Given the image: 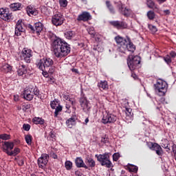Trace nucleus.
<instances>
[{
    "mask_svg": "<svg viewBox=\"0 0 176 176\" xmlns=\"http://www.w3.org/2000/svg\"><path fill=\"white\" fill-rule=\"evenodd\" d=\"M120 157V154L119 153H115L113 155V162H118Z\"/></svg>",
    "mask_w": 176,
    "mask_h": 176,
    "instance_id": "09e8293b",
    "label": "nucleus"
},
{
    "mask_svg": "<svg viewBox=\"0 0 176 176\" xmlns=\"http://www.w3.org/2000/svg\"><path fill=\"white\" fill-rule=\"evenodd\" d=\"M88 34L91 35V38H94L96 36V30H94V27H91L87 29Z\"/></svg>",
    "mask_w": 176,
    "mask_h": 176,
    "instance_id": "79ce46f5",
    "label": "nucleus"
},
{
    "mask_svg": "<svg viewBox=\"0 0 176 176\" xmlns=\"http://www.w3.org/2000/svg\"><path fill=\"white\" fill-rule=\"evenodd\" d=\"M109 24L117 30H124V28H127V23L124 21H109Z\"/></svg>",
    "mask_w": 176,
    "mask_h": 176,
    "instance_id": "2eb2a0df",
    "label": "nucleus"
},
{
    "mask_svg": "<svg viewBox=\"0 0 176 176\" xmlns=\"http://www.w3.org/2000/svg\"><path fill=\"white\" fill-rule=\"evenodd\" d=\"M156 91L160 93V96H165L166 91H167V82L162 80H158L156 84L154 85Z\"/></svg>",
    "mask_w": 176,
    "mask_h": 176,
    "instance_id": "6e6552de",
    "label": "nucleus"
},
{
    "mask_svg": "<svg viewBox=\"0 0 176 176\" xmlns=\"http://www.w3.org/2000/svg\"><path fill=\"white\" fill-rule=\"evenodd\" d=\"M0 71L3 74H8V72H10V71H12V66H10V65L9 64H4L0 68Z\"/></svg>",
    "mask_w": 176,
    "mask_h": 176,
    "instance_id": "cd10ccee",
    "label": "nucleus"
},
{
    "mask_svg": "<svg viewBox=\"0 0 176 176\" xmlns=\"http://www.w3.org/2000/svg\"><path fill=\"white\" fill-rule=\"evenodd\" d=\"M86 164L91 167V168L96 167V161L91 157H87L85 160Z\"/></svg>",
    "mask_w": 176,
    "mask_h": 176,
    "instance_id": "c85d7f7f",
    "label": "nucleus"
},
{
    "mask_svg": "<svg viewBox=\"0 0 176 176\" xmlns=\"http://www.w3.org/2000/svg\"><path fill=\"white\" fill-rule=\"evenodd\" d=\"M141 64V57L139 56L129 55L127 58V65L130 71H134L140 67Z\"/></svg>",
    "mask_w": 176,
    "mask_h": 176,
    "instance_id": "39448f33",
    "label": "nucleus"
},
{
    "mask_svg": "<svg viewBox=\"0 0 176 176\" xmlns=\"http://www.w3.org/2000/svg\"><path fill=\"white\" fill-rule=\"evenodd\" d=\"M91 14H90V12L84 11L80 14H79L77 17V21H89V20H91Z\"/></svg>",
    "mask_w": 176,
    "mask_h": 176,
    "instance_id": "f3484780",
    "label": "nucleus"
},
{
    "mask_svg": "<svg viewBox=\"0 0 176 176\" xmlns=\"http://www.w3.org/2000/svg\"><path fill=\"white\" fill-rule=\"evenodd\" d=\"M95 157H96L98 162L100 163L101 166H104L107 168H111V167H113L111 160H109V153H104V154L100 155L96 154Z\"/></svg>",
    "mask_w": 176,
    "mask_h": 176,
    "instance_id": "20e7f679",
    "label": "nucleus"
},
{
    "mask_svg": "<svg viewBox=\"0 0 176 176\" xmlns=\"http://www.w3.org/2000/svg\"><path fill=\"white\" fill-rule=\"evenodd\" d=\"M28 30L32 31V32H36L37 35H39L43 30V24L41 22L34 23V26L31 24L28 25Z\"/></svg>",
    "mask_w": 176,
    "mask_h": 176,
    "instance_id": "4468645a",
    "label": "nucleus"
},
{
    "mask_svg": "<svg viewBox=\"0 0 176 176\" xmlns=\"http://www.w3.org/2000/svg\"><path fill=\"white\" fill-rule=\"evenodd\" d=\"M32 122L33 123H34V124H45V120L42 118H39V117H34L32 119Z\"/></svg>",
    "mask_w": 176,
    "mask_h": 176,
    "instance_id": "7c9ffc66",
    "label": "nucleus"
},
{
    "mask_svg": "<svg viewBox=\"0 0 176 176\" xmlns=\"http://www.w3.org/2000/svg\"><path fill=\"white\" fill-rule=\"evenodd\" d=\"M148 28L153 32V34H155V32H157V28L156 26L153 25H148Z\"/></svg>",
    "mask_w": 176,
    "mask_h": 176,
    "instance_id": "de8ad7c7",
    "label": "nucleus"
},
{
    "mask_svg": "<svg viewBox=\"0 0 176 176\" xmlns=\"http://www.w3.org/2000/svg\"><path fill=\"white\" fill-rule=\"evenodd\" d=\"M43 72V76H45V78H47L48 74H47V72L45 71H42Z\"/></svg>",
    "mask_w": 176,
    "mask_h": 176,
    "instance_id": "338daca9",
    "label": "nucleus"
},
{
    "mask_svg": "<svg viewBox=\"0 0 176 176\" xmlns=\"http://www.w3.org/2000/svg\"><path fill=\"white\" fill-rule=\"evenodd\" d=\"M147 6L149 9H153L155 8V2L152 0H147Z\"/></svg>",
    "mask_w": 176,
    "mask_h": 176,
    "instance_id": "49530a36",
    "label": "nucleus"
},
{
    "mask_svg": "<svg viewBox=\"0 0 176 176\" xmlns=\"http://www.w3.org/2000/svg\"><path fill=\"white\" fill-rule=\"evenodd\" d=\"M0 140H3L6 141L8 140H10V135H8L6 133L1 134L0 135Z\"/></svg>",
    "mask_w": 176,
    "mask_h": 176,
    "instance_id": "c03bdc74",
    "label": "nucleus"
},
{
    "mask_svg": "<svg viewBox=\"0 0 176 176\" xmlns=\"http://www.w3.org/2000/svg\"><path fill=\"white\" fill-rule=\"evenodd\" d=\"M128 169L130 173H137V172L138 171V167L134 165H130L128 167Z\"/></svg>",
    "mask_w": 176,
    "mask_h": 176,
    "instance_id": "58836bf2",
    "label": "nucleus"
},
{
    "mask_svg": "<svg viewBox=\"0 0 176 176\" xmlns=\"http://www.w3.org/2000/svg\"><path fill=\"white\" fill-rule=\"evenodd\" d=\"M65 38H66V39H69V41H71V39H74V38H75V32L72 30L65 32Z\"/></svg>",
    "mask_w": 176,
    "mask_h": 176,
    "instance_id": "c756f323",
    "label": "nucleus"
},
{
    "mask_svg": "<svg viewBox=\"0 0 176 176\" xmlns=\"http://www.w3.org/2000/svg\"><path fill=\"white\" fill-rule=\"evenodd\" d=\"M5 153L8 156H17L20 153L21 150L19 148L15 147L13 151H9L8 149H4Z\"/></svg>",
    "mask_w": 176,
    "mask_h": 176,
    "instance_id": "5701e85b",
    "label": "nucleus"
},
{
    "mask_svg": "<svg viewBox=\"0 0 176 176\" xmlns=\"http://www.w3.org/2000/svg\"><path fill=\"white\" fill-rule=\"evenodd\" d=\"M30 108H31V104H24L23 106V111H27L28 109H30Z\"/></svg>",
    "mask_w": 176,
    "mask_h": 176,
    "instance_id": "864d4df0",
    "label": "nucleus"
},
{
    "mask_svg": "<svg viewBox=\"0 0 176 176\" xmlns=\"http://www.w3.org/2000/svg\"><path fill=\"white\" fill-rule=\"evenodd\" d=\"M115 41H116V43H118V45H120V46H123L125 43H127V38L125 39L120 36H116Z\"/></svg>",
    "mask_w": 176,
    "mask_h": 176,
    "instance_id": "a878e982",
    "label": "nucleus"
},
{
    "mask_svg": "<svg viewBox=\"0 0 176 176\" xmlns=\"http://www.w3.org/2000/svg\"><path fill=\"white\" fill-rule=\"evenodd\" d=\"M98 87L99 89H102V90H108V82L107 81H100L98 83Z\"/></svg>",
    "mask_w": 176,
    "mask_h": 176,
    "instance_id": "2f4dec72",
    "label": "nucleus"
},
{
    "mask_svg": "<svg viewBox=\"0 0 176 176\" xmlns=\"http://www.w3.org/2000/svg\"><path fill=\"white\" fill-rule=\"evenodd\" d=\"M79 102L84 112H89V111H90L89 100H87V98L86 97L82 96L81 98H80Z\"/></svg>",
    "mask_w": 176,
    "mask_h": 176,
    "instance_id": "dca6fc26",
    "label": "nucleus"
},
{
    "mask_svg": "<svg viewBox=\"0 0 176 176\" xmlns=\"http://www.w3.org/2000/svg\"><path fill=\"white\" fill-rule=\"evenodd\" d=\"M101 142H103V144H108L109 140H108V138H102Z\"/></svg>",
    "mask_w": 176,
    "mask_h": 176,
    "instance_id": "13d9d810",
    "label": "nucleus"
},
{
    "mask_svg": "<svg viewBox=\"0 0 176 176\" xmlns=\"http://www.w3.org/2000/svg\"><path fill=\"white\" fill-rule=\"evenodd\" d=\"M23 32H25V25L23 23V20L19 19L16 23L14 34L16 36H20Z\"/></svg>",
    "mask_w": 176,
    "mask_h": 176,
    "instance_id": "ddd939ff",
    "label": "nucleus"
},
{
    "mask_svg": "<svg viewBox=\"0 0 176 176\" xmlns=\"http://www.w3.org/2000/svg\"><path fill=\"white\" fill-rule=\"evenodd\" d=\"M64 16L61 14L60 12H56L52 18V23L56 27L58 25H63L64 24Z\"/></svg>",
    "mask_w": 176,
    "mask_h": 176,
    "instance_id": "f8f14e48",
    "label": "nucleus"
},
{
    "mask_svg": "<svg viewBox=\"0 0 176 176\" xmlns=\"http://www.w3.org/2000/svg\"><path fill=\"white\" fill-rule=\"evenodd\" d=\"M114 4L116 5L117 9L119 12V13H122V12L124 10V8H123V3H122L121 1H119L118 2L115 1Z\"/></svg>",
    "mask_w": 176,
    "mask_h": 176,
    "instance_id": "473e14b6",
    "label": "nucleus"
},
{
    "mask_svg": "<svg viewBox=\"0 0 176 176\" xmlns=\"http://www.w3.org/2000/svg\"><path fill=\"white\" fill-rule=\"evenodd\" d=\"M133 109L131 108H126L125 113L126 115V122L127 123H131L133 122Z\"/></svg>",
    "mask_w": 176,
    "mask_h": 176,
    "instance_id": "b1692460",
    "label": "nucleus"
},
{
    "mask_svg": "<svg viewBox=\"0 0 176 176\" xmlns=\"http://www.w3.org/2000/svg\"><path fill=\"white\" fill-rule=\"evenodd\" d=\"M63 111V106L58 104L56 108H55V112H54V118H57L58 116V113Z\"/></svg>",
    "mask_w": 176,
    "mask_h": 176,
    "instance_id": "e433bc0d",
    "label": "nucleus"
},
{
    "mask_svg": "<svg viewBox=\"0 0 176 176\" xmlns=\"http://www.w3.org/2000/svg\"><path fill=\"white\" fill-rule=\"evenodd\" d=\"M31 57H32V50L28 48H23L21 52V58H22L25 63L30 64V63H31Z\"/></svg>",
    "mask_w": 176,
    "mask_h": 176,
    "instance_id": "9b49d317",
    "label": "nucleus"
},
{
    "mask_svg": "<svg viewBox=\"0 0 176 176\" xmlns=\"http://www.w3.org/2000/svg\"><path fill=\"white\" fill-rule=\"evenodd\" d=\"M72 72H75V74H78L79 71L78 70V69H72Z\"/></svg>",
    "mask_w": 176,
    "mask_h": 176,
    "instance_id": "774afa93",
    "label": "nucleus"
},
{
    "mask_svg": "<svg viewBox=\"0 0 176 176\" xmlns=\"http://www.w3.org/2000/svg\"><path fill=\"white\" fill-rule=\"evenodd\" d=\"M169 56H170V57H171V58H175V57H176V52H174V51H171L169 53Z\"/></svg>",
    "mask_w": 176,
    "mask_h": 176,
    "instance_id": "4d7b16f0",
    "label": "nucleus"
},
{
    "mask_svg": "<svg viewBox=\"0 0 176 176\" xmlns=\"http://www.w3.org/2000/svg\"><path fill=\"white\" fill-rule=\"evenodd\" d=\"M118 120V116L106 111L103 114L102 123L103 124H112Z\"/></svg>",
    "mask_w": 176,
    "mask_h": 176,
    "instance_id": "0eeeda50",
    "label": "nucleus"
},
{
    "mask_svg": "<svg viewBox=\"0 0 176 176\" xmlns=\"http://www.w3.org/2000/svg\"><path fill=\"white\" fill-rule=\"evenodd\" d=\"M54 61L50 58H43L42 59H38L36 61V65L40 71H46L49 69L50 74H53L54 72V67H53Z\"/></svg>",
    "mask_w": 176,
    "mask_h": 176,
    "instance_id": "7ed1b4c3",
    "label": "nucleus"
},
{
    "mask_svg": "<svg viewBox=\"0 0 176 176\" xmlns=\"http://www.w3.org/2000/svg\"><path fill=\"white\" fill-rule=\"evenodd\" d=\"M131 76L132 78H133V79H135V80H136V79H138V76H137V74H134L133 72H132Z\"/></svg>",
    "mask_w": 176,
    "mask_h": 176,
    "instance_id": "680f3d73",
    "label": "nucleus"
},
{
    "mask_svg": "<svg viewBox=\"0 0 176 176\" xmlns=\"http://www.w3.org/2000/svg\"><path fill=\"white\" fill-rule=\"evenodd\" d=\"M4 145L5 146H6V148H3V152H5V149H8V151L9 149H10V151H12V149L14 148V144L13 142H5Z\"/></svg>",
    "mask_w": 176,
    "mask_h": 176,
    "instance_id": "72a5a7b5",
    "label": "nucleus"
},
{
    "mask_svg": "<svg viewBox=\"0 0 176 176\" xmlns=\"http://www.w3.org/2000/svg\"><path fill=\"white\" fill-rule=\"evenodd\" d=\"M50 105L52 109H56V107H57V101L56 100L51 101Z\"/></svg>",
    "mask_w": 176,
    "mask_h": 176,
    "instance_id": "3c124183",
    "label": "nucleus"
},
{
    "mask_svg": "<svg viewBox=\"0 0 176 176\" xmlns=\"http://www.w3.org/2000/svg\"><path fill=\"white\" fill-rule=\"evenodd\" d=\"M25 140L28 145H31L32 144V135L28 134L25 136Z\"/></svg>",
    "mask_w": 176,
    "mask_h": 176,
    "instance_id": "ea45409f",
    "label": "nucleus"
},
{
    "mask_svg": "<svg viewBox=\"0 0 176 176\" xmlns=\"http://www.w3.org/2000/svg\"><path fill=\"white\" fill-rule=\"evenodd\" d=\"M9 8L12 12H17V10L23 9V4L21 3H12L9 6Z\"/></svg>",
    "mask_w": 176,
    "mask_h": 176,
    "instance_id": "412c9836",
    "label": "nucleus"
},
{
    "mask_svg": "<svg viewBox=\"0 0 176 176\" xmlns=\"http://www.w3.org/2000/svg\"><path fill=\"white\" fill-rule=\"evenodd\" d=\"M173 152L175 155V157H176V144H173L172 146Z\"/></svg>",
    "mask_w": 176,
    "mask_h": 176,
    "instance_id": "052dcab7",
    "label": "nucleus"
},
{
    "mask_svg": "<svg viewBox=\"0 0 176 176\" xmlns=\"http://www.w3.org/2000/svg\"><path fill=\"white\" fill-rule=\"evenodd\" d=\"M156 14H155V12L153 10H150L147 12V17L149 20H153L155 17Z\"/></svg>",
    "mask_w": 176,
    "mask_h": 176,
    "instance_id": "a19ab883",
    "label": "nucleus"
},
{
    "mask_svg": "<svg viewBox=\"0 0 176 176\" xmlns=\"http://www.w3.org/2000/svg\"><path fill=\"white\" fill-rule=\"evenodd\" d=\"M50 155L52 157V159H58L57 155L56 153H54L53 151H51Z\"/></svg>",
    "mask_w": 176,
    "mask_h": 176,
    "instance_id": "bf43d9fd",
    "label": "nucleus"
},
{
    "mask_svg": "<svg viewBox=\"0 0 176 176\" xmlns=\"http://www.w3.org/2000/svg\"><path fill=\"white\" fill-rule=\"evenodd\" d=\"M15 160H16L18 165L20 166L21 167L24 166V157H23L18 156L17 157L15 158Z\"/></svg>",
    "mask_w": 176,
    "mask_h": 176,
    "instance_id": "c9c22d12",
    "label": "nucleus"
},
{
    "mask_svg": "<svg viewBox=\"0 0 176 176\" xmlns=\"http://www.w3.org/2000/svg\"><path fill=\"white\" fill-rule=\"evenodd\" d=\"M75 164L78 168H83L87 170L89 168V166L85 164V162H83V160L80 157H78L75 160Z\"/></svg>",
    "mask_w": 176,
    "mask_h": 176,
    "instance_id": "6ab92c4d",
    "label": "nucleus"
},
{
    "mask_svg": "<svg viewBox=\"0 0 176 176\" xmlns=\"http://www.w3.org/2000/svg\"><path fill=\"white\" fill-rule=\"evenodd\" d=\"M153 146V147L152 151H155L157 156H163L164 152L163 151V148H162V146H160L159 144L154 143V145Z\"/></svg>",
    "mask_w": 176,
    "mask_h": 176,
    "instance_id": "aec40b11",
    "label": "nucleus"
},
{
    "mask_svg": "<svg viewBox=\"0 0 176 176\" xmlns=\"http://www.w3.org/2000/svg\"><path fill=\"white\" fill-rule=\"evenodd\" d=\"M59 5L60 8H67L68 6V1L67 0H59Z\"/></svg>",
    "mask_w": 176,
    "mask_h": 176,
    "instance_id": "37998d69",
    "label": "nucleus"
},
{
    "mask_svg": "<svg viewBox=\"0 0 176 176\" xmlns=\"http://www.w3.org/2000/svg\"><path fill=\"white\" fill-rule=\"evenodd\" d=\"M148 147L149 148V149H151V151L153 149V145H155V143L149 142L147 143Z\"/></svg>",
    "mask_w": 176,
    "mask_h": 176,
    "instance_id": "6e6d98bb",
    "label": "nucleus"
},
{
    "mask_svg": "<svg viewBox=\"0 0 176 176\" xmlns=\"http://www.w3.org/2000/svg\"><path fill=\"white\" fill-rule=\"evenodd\" d=\"M0 19L7 23H10L13 20V14L9 12L8 8H0Z\"/></svg>",
    "mask_w": 176,
    "mask_h": 176,
    "instance_id": "1a4fd4ad",
    "label": "nucleus"
},
{
    "mask_svg": "<svg viewBox=\"0 0 176 176\" xmlns=\"http://www.w3.org/2000/svg\"><path fill=\"white\" fill-rule=\"evenodd\" d=\"M48 38L52 41V50L57 58H64L71 53V45L65 40L52 32L48 34Z\"/></svg>",
    "mask_w": 176,
    "mask_h": 176,
    "instance_id": "f257e3e1",
    "label": "nucleus"
},
{
    "mask_svg": "<svg viewBox=\"0 0 176 176\" xmlns=\"http://www.w3.org/2000/svg\"><path fill=\"white\" fill-rule=\"evenodd\" d=\"M69 102H71L72 105H75L76 102L75 100H72V98L69 99Z\"/></svg>",
    "mask_w": 176,
    "mask_h": 176,
    "instance_id": "69168bd1",
    "label": "nucleus"
},
{
    "mask_svg": "<svg viewBox=\"0 0 176 176\" xmlns=\"http://www.w3.org/2000/svg\"><path fill=\"white\" fill-rule=\"evenodd\" d=\"M63 97L65 101H69V100H71L68 94H63Z\"/></svg>",
    "mask_w": 176,
    "mask_h": 176,
    "instance_id": "603ef678",
    "label": "nucleus"
},
{
    "mask_svg": "<svg viewBox=\"0 0 176 176\" xmlns=\"http://www.w3.org/2000/svg\"><path fill=\"white\" fill-rule=\"evenodd\" d=\"M33 90L34 95L38 98L42 100V94H41V91L39 89L35 86L34 87L30 85L28 87H26L23 89V91L21 94V97L23 100H26V101H32L34 100V95L32 94Z\"/></svg>",
    "mask_w": 176,
    "mask_h": 176,
    "instance_id": "f03ea898",
    "label": "nucleus"
},
{
    "mask_svg": "<svg viewBox=\"0 0 176 176\" xmlns=\"http://www.w3.org/2000/svg\"><path fill=\"white\" fill-rule=\"evenodd\" d=\"M164 60L166 64L170 65L172 63L171 56H170L168 54L164 56Z\"/></svg>",
    "mask_w": 176,
    "mask_h": 176,
    "instance_id": "a18cd8bd",
    "label": "nucleus"
},
{
    "mask_svg": "<svg viewBox=\"0 0 176 176\" xmlns=\"http://www.w3.org/2000/svg\"><path fill=\"white\" fill-rule=\"evenodd\" d=\"M120 14H122V16H124L125 17H129L130 14H131V10L124 8V10H122V12L120 13Z\"/></svg>",
    "mask_w": 176,
    "mask_h": 176,
    "instance_id": "f704fd0d",
    "label": "nucleus"
},
{
    "mask_svg": "<svg viewBox=\"0 0 176 176\" xmlns=\"http://www.w3.org/2000/svg\"><path fill=\"white\" fill-rule=\"evenodd\" d=\"M50 138H52V140H56V133H54V131H52L50 133Z\"/></svg>",
    "mask_w": 176,
    "mask_h": 176,
    "instance_id": "5fc2aeb1",
    "label": "nucleus"
},
{
    "mask_svg": "<svg viewBox=\"0 0 176 176\" xmlns=\"http://www.w3.org/2000/svg\"><path fill=\"white\" fill-rule=\"evenodd\" d=\"M23 129L25 131H30V129H31V125L30 124H23Z\"/></svg>",
    "mask_w": 176,
    "mask_h": 176,
    "instance_id": "8fccbe9b",
    "label": "nucleus"
},
{
    "mask_svg": "<svg viewBox=\"0 0 176 176\" xmlns=\"http://www.w3.org/2000/svg\"><path fill=\"white\" fill-rule=\"evenodd\" d=\"M120 53H126V51L134 53L135 52V45L131 42L130 37H127V41L123 46H119L118 49Z\"/></svg>",
    "mask_w": 176,
    "mask_h": 176,
    "instance_id": "423d86ee",
    "label": "nucleus"
},
{
    "mask_svg": "<svg viewBox=\"0 0 176 176\" xmlns=\"http://www.w3.org/2000/svg\"><path fill=\"white\" fill-rule=\"evenodd\" d=\"M164 14H166V15H169L170 13H171V12H170L169 10H164Z\"/></svg>",
    "mask_w": 176,
    "mask_h": 176,
    "instance_id": "0e129e2a",
    "label": "nucleus"
},
{
    "mask_svg": "<svg viewBox=\"0 0 176 176\" xmlns=\"http://www.w3.org/2000/svg\"><path fill=\"white\" fill-rule=\"evenodd\" d=\"M75 124H76V120H75V117H72L66 121V125L69 129H72V127H74Z\"/></svg>",
    "mask_w": 176,
    "mask_h": 176,
    "instance_id": "bb28decb",
    "label": "nucleus"
},
{
    "mask_svg": "<svg viewBox=\"0 0 176 176\" xmlns=\"http://www.w3.org/2000/svg\"><path fill=\"white\" fill-rule=\"evenodd\" d=\"M28 72L27 69V66H25L23 63H19V65L17 69V74L19 76H23V75H25Z\"/></svg>",
    "mask_w": 176,
    "mask_h": 176,
    "instance_id": "a211bd4d",
    "label": "nucleus"
},
{
    "mask_svg": "<svg viewBox=\"0 0 176 176\" xmlns=\"http://www.w3.org/2000/svg\"><path fill=\"white\" fill-rule=\"evenodd\" d=\"M49 163V155L47 153L41 154V157L37 160V164L39 168L45 170L46 165Z\"/></svg>",
    "mask_w": 176,
    "mask_h": 176,
    "instance_id": "9d476101",
    "label": "nucleus"
},
{
    "mask_svg": "<svg viewBox=\"0 0 176 176\" xmlns=\"http://www.w3.org/2000/svg\"><path fill=\"white\" fill-rule=\"evenodd\" d=\"M19 95H14V101L17 102V101H19Z\"/></svg>",
    "mask_w": 176,
    "mask_h": 176,
    "instance_id": "e2e57ef3",
    "label": "nucleus"
},
{
    "mask_svg": "<svg viewBox=\"0 0 176 176\" xmlns=\"http://www.w3.org/2000/svg\"><path fill=\"white\" fill-rule=\"evenodd\" d=\"M65 167L67 171H69L70 170H72L73 164L71 161H66L65 162Z\"/></svg>",
    "mask_w": 176,
    "mask_h": 176,
    "instance_id": "4c0bfd02",
    "label": "nucleus"
},
{
    "mask_svg": "<svg viewBox=\"0 0 176 176\" xmlns=\"http://www.w3.org/2000/svg\"><path fill=\"white\" fill-rule=\"evenodd\" d=\"M26 12L28 16H36L38 12H36V9L34 8L32 5H29L26 8Z\"/></svg>",
    "mask_w": 176,
    "mask_h": 176,
    "instance_id": "4be33fe9",
    "label": "nucleus"
},
{
    "mask_svg": "<svg viewBox=\"0 0 176 176\" xmlns=\"http://www.w3.org/2000/svg\"><path fill=\"white\" fill-rule=\"evenodd\" d=\"M106 6L111 14H116V10H115V7L112 5L110 1H106L105 2Z\"/></svg>",
    "mask_w": 176,
    "mask_h": 176,
    "instance_id": "393cba45",
    "label": "nucleus"
}]
</instances>
